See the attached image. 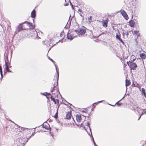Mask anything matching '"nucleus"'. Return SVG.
I'll return each instance as SVG.
<instances>
[{
    "label": "nucleus",
    "instance_id": "54",
    "mask_svg": "<svg viewBox=\"0 0 146 146\" xmlns=\"http://www.w3.org/2000/svg\"><path fill=\"white\" fill-rule=\"evenodd\" d=\"M73 17H74V16H73V17L71 18V20L69 23L70 24H70L71 23V20H72V18H73Z\"/></svg>",
    "mask_w": 146,
    "mask_h": 146
},
{
    "label": "nucleus",
    "instance_id": "8",
    "mask_svg": "<svg viewBox=\"0 0 146 146\" xmlns=\"http://www.w3.org/2000/svg\"><path fill=\"white\" fill-rule=\"evenodd\" d=\"M42 127L43 128H45V129L48 130H49L50 131H51V128L50 127L49 125L48 124H47V125L44 124V123H43L42 125Z\"/></svg>",
    "mask_w": 146,
    "mask_h": 146
},
{
    "label": "nucleus",
    "instance_id": "12",
    "mask_svg": "<svg viewBox=\"0 0 146 146\" xmlns=\"http://www.w3.org/2000/svg\"><path fill=\"white\" fill-rule=\"evenodd\" d=\"M24 24V23H21L17 27V31L18 32H20L21 31L23 30V29L22 25Z\"/></svg>",
    "mask_w": 146,
    "mask_h": 146
},
{
    "label": "nucleus",
    "instance_id": "31",
    "mask_svg": "<svg viewBox=\"0 0 146 146\" xmlns=\"http://www.w3.org/2000/svg\"><path fill=\"white\" fill-rule=\"evenodd\" d=\"M116 38H117L118 40H119V39L120 38V35H118L117 33L116 35Z\"/></svg>",
    "mask_w": 146,
    "mask_h": 146
},
{
    "label": "nucleus",
    "instance_id": "46",
    "mask_svg": "<svg viewBox=\"0 0 146 146\" xmlns=\"http://www.w3.org/2000/svg\"><path fill=\"white\" fill-rule=\"evenodd\" d=\"M72 119H73V120H74V122L75 123V124L76 125H77V126H79V125H78L77 124H76V122L75 121H74V119L73 118H72Z\"/></svg>",
    "mask_w": 146,
    "mask_h": 146
},
{
    "label": "nucleus",
    "instance_id": "49",
    "mask_svg": "<svg viewBox=\"0 0 146 146\" xmlns=\"http://www.w3.org/2000/svg\"><path fill=\"white\" fill-rule=\"evenodd\" d=\"M113 29V30L116 31V29H117L118 31V29H116L114 27H112Z\"/></svg>",
    "mask_w": 146,
    "mask_h": 146
},
{
    "label": "nucleus",
    "instance_id": "58",
    "mask_svg": "<svg viewBox=\"0 0 146 146\" xmlns=\"http://www.w3.org/2000/svg\"><path fill=\"white\" fill-rule=\"evenodd\" d=\"M82 112H85V113H87V112H87V111H84V110H83V111H82Z\"/></svg>",
    "mask_w": 146,
    "mask_h": 146
},
{
    "label": "nucleus",
    "instance_id": "28",
    "mask_svg": "<svg viewBox=\"0 0 146 146\" xmlns=\"http://www.w3.org/2000/svg\"><path fill=\"white\" fill-rule=\"evenodd\" d=\"M144 110H143V111H142V112H141V114H139V115H140V117H139V118L138 119V120H139L140 119V118H141V116L143 114H144Z\"/></svg>",
    "mask_w": 146,
    "mask_h": 146
},
{
    "label": "nucleus",
    "instance_id": "3",
    "mask_svg": "<svg viewBox=\"0 0 146 146\" xmlns=\"http://www.w3.org/2000/svg\"><path fill=\"white\" fill-rule=\"evenodd\" d=\"M127 63L129 66L130 69L131 70H135L137 67V65L134 62H129L128 61L127 62Z\"/></svg>",
    "mask_w": 146,
    "mask_h": 146
},
{
    "label": "nucleus",
    "instance_id": "6",
    "mask_svg": "<svg viewBox=\"0 0 146 146\" xmlns=\"http://www.w3.org/2000/svg\"><path fill=\"white\" fill-rule=\"evenodd\" d=\"M23 23L27 24V25L31 29H34L35 28V25H33L32 23L27 21H25Z\"/></svg>",
    "mask_w": 146,
    "mask_h": 146
},
{
    "label": "nucleus",
    "instance_id": "21",
    "mask_svg": "<svg viewBox=\"0 0 146 146\" xmlns=\"http://www.w3.org/2000/svg\"><path fill=\"white\" fill-rule=\"evenodd\" d=\"M40 94L45 96H46L47 95H51V94L50 93L47 92H45L44 93H40Z\"/></svg>",
    "mask_w": 146,
    "mask_h": 146
},
{
    "label": "nucleus",
    "instance_id": "53",
    "mask_svg": "<svg viewBox=\"0 0 146 146\" xmlns=\"http://www.w3.org/2000/svg\"><path fill=\"white\" fill-rule=\"evenodd\" d=\"M49 95H47L46 96V98L48 99H49V98H50V97H48V96H49Z\"/></svg>",
    "mask_w": 146,
    "mask_h": 146
},
{
    "label": "nucleus",
    "instance_id": "40",
    "mask_svg": "<svg viewBox=\"0 0 146 146\" xmlns=\"http://www.w3.org/2000/svg\"><path fill=\"white\" fill-rule=\"evenodd\" d=\"M93 106V107H93V108H92V109H91V111L90 112V113H91V111H93L94 110V108H95V106H94H94Z\"/></svg>",
    "mask_w": 146,
    "mask_h": 146
},
{
    "label": "nucleus",
    "instance_id": "57",
    "mask_svg": "<svg viewBox=\"0 0 146 146\" xmlns=\"http://www.w3.org/2000/svg\"><path fill=\"white\" fill-rule=\"evenodd\" d=\"M54 103V104H57V102H56V100H54V101H53Z\"/></svg>",
    "mask_w": 146,
    "mask_h": 146
},
{
    "label": "nucleus",
    "instance_id": "20",
    "mask_svg": "<svg viewBox=\"0 0 146 146\" xmlns=\"http://www.w3.org/2000/svg\"><path fill=\"white\" fill-rule=\"evenodd\" d=\"M141 94L145 98H146V93L145 92V90L143 88H141Z\"/></svg>",
    "mask_w": 146,
    "mask_h": 146
},
{
    "label": "nucleus",
    "instance_id": "10",
    "mask_svg": "<svg viewBox=\"0 0 146 146\" xmlns=\"http://www.w3.org/2000/svg\"><path fill=\"white\" fill-rule=\"evenodd\" d=\"M129 26L131 27H133L135 24V23L133 20L132 19L131 20L129 21Z\"/></svg>",
    "mask_w": 146,
    "mask_h": 146
},
{
    "label": "nucleus",
    "instance_id": "25",
    "mask_svg": "<svg viewBox=\"0 0 146 146\" xmlns=\"http://www.w3.org/2000/svg\"><path fill=\"white\" fill-rule=\"evenodd\" d=\"M86 124H87L86 125L89 127V130L90 131V132H92L91 130V129L90 128V124L89 123V122H88V121L87 122V123H86Z\"/></svg>",
    "mask_w": 146,
    "mask_h": 146
},
{
    "label": "nucleus",
    "instance_id": "47",
    "mask_svg": "<svg viewBox=\"0 0 146 146\" xmlns=\"http://www.w3.org/2000/svg\"><path fill=\"white\" fill-rule=\"evenodd\" d=\"M1 74V80L3 78V74Z\"/></svg>",
    "mask_w": 146,
    "mask_h": 146
},
{
    "label": "nucleus",
    "instance_id": "61",
    "mask_svg": "<svg viewBox=\"0 0 146 146\" xmlns=\"http://www.w3.org/2000/svg\"><path fill=\"white\" fill-rule=\"evenodd\" d=\"M80 15L81 17H83V18H82V19H83H83H84V17H83V16L82 14H80Z\"/></svg>",
    "mask_w": 146,
    "mask_h": 146
},
{
    "label": "nucleus",
    "instance_id": "42",
    "mask_svg": "<svg viewBox=\"0 0 146 146\" xmlns=\"http://www.w3.org/2000/svg\"><path fill=\"white\" fill-rule=\"evenodd\" d=\"M131 86H132V87H137V86H136V85L134 83H133L132 84Z\"/></svg>",
    "mask_w": 146,
    "mask_h": 146
},
{
    "label": "nucleus",
    "instance_id": "14",
    "mask_svg": "<svg viewBox=\"0 0 146 146\" xmlns=\"http://www.w3.org/2000/svg\"><path fill=\"white\" fill-rule=\"evenodd\" d=\"M136 108L137 109V112H138V113L139 114H141V111H142V110H143L142 111H143V110H144V114L146 113V111H145V110L142 109H141V108L140 107H139L138 106H137L136 107Z\"/></svg>",
    "mask_w": 146,
    "mask_h": 146
},
{
    "label": "nucleus",
    "instance_id": "23",
    "mask_svg": "<svg viewBox=\"0 0 146 146\" xmlns=\"http://www.w3.org/2000/svg\"><path fill=\"white\" fill-rule=\"evenodd\" d=\"M90 133H91L90 134L88 132V133H88V134L90 137H91V138L92 139V141H93V142L94 141V138L92 136V132H91Z\"/></svg>",
    "mask_w": 146,
    "mask_h": 146
},
{
    "label": "nucleus",
    "instance_id": "34",
    "mask_svg": "<svg viewBox=\"0 0 146 146\" xmlns=\"http://www.w3.org/2000/svg\"><path fill=\"white\" fill-rule=\"evenodd\" d=\"M48 59H49L52 62H53L54 65V64H55V62L54 61L52 58H51L50 57H48Z\"/></svg>",
    "mask_w": 146,
    "mask_h": 146
},
{
    "label": "nucleus",
    "instance_id": "63",
    "mask_svg": "<svg viewBox=\"0 0 146 146\" xmlns=\"http://www.w3.org/2000/svg\"><path fill=\"white\" fill-rule=\"evenodd\" d=\"M2 70V66H0V70Z\"/></svg>",
    "mask_w": 146,
    "mask_h": 146
},
{
    "label": "nucleus",
    "instance_id": "1",
    "mask_svg": "<svg viewBox=\"0 0 146 146\" xmlns=\"http://www.w3.org/2000/svg\"><path fill=\"white\" fill-rule=\"evenodd\" d=\"M50 91L52 92V94L54 96H57L58 94H59L60 95L61 94L58 90V82H56V84L55 85V82H54L53 88H51Z\"/></svg>",
    "mask_w": 146,
    "mask_h": 146
},
{
    "label": "nucleus",
    "instance_id": "45",
    "mask_svg": "<svg viewBox=\"0 0 146 146\" xmlns=\"http://www.w3.org/2000/svg\"><path fill=\"white\" fill-rule=\"evenodd\" d=\"M135 42H136V44H135L136 45H138V41H137V38L135 39Z\"/></svg>",
    "mask_w": 146,
    "mask_h": 146
},
{
    "label": "nucleus",
    "instance_id": "30",
    "mask_svg": "<svg viewBox=\"0 0 146 146\" xmlns=\"http://www.w3.org/2000/svg\"><path fill=\"white\" fill-rule=\"evenodd\" d=\"M50 98L51 100L53 101H54V100H56V99H55L54 98V97H53V96H52V95H51V96L50 97Z\"/></svg>",
    "mask_w": 146,
    "mask_h": 146
},
{
    "label": "nucleus",
    "instance_id": "37",
    "mask_svg": "<svg viewBox=\"0 0 146 146\" xmlns=\"http://www.w3.org/2000/svg\"><path fill=\"white\" fill-rule=\"evenodd\" d=\"M92 16H90V17L89 18H88V20L89 21H92Z\"/></svg>",
    "mask_w": 146,
    "mask_h": 146
},
{
    "label": "nucleus",
    "instance_id": "43",
    "mask_svg": "<svg viewBox=\"0 0 146 146\" xmlns=\"http://www.w3.org/2000/svg\"><path fill=\"white\" fill-rule=\"evenodd\" d=\"M90 113H89L88 114V116H87V117H86V116H84V115H82V116H83V117H84L85 118H86V117H87L88 118H89V116H90Z\"/></svg>",
    "mask_w": 146,
    "mask_h": 146
},
{
    "label": "nucleus",
    "instance_id": "41",
    "mask_svg": "<svg viewBox=\"0 0 146 146\" xmlns=\"http://www.w3.org/2000/svg\"><path fill=\"white\" fill-rule=\"evenodd\" d=\"M63 39H64V38H62V39H60V40H59V41L58 42H57L56 43V44H58V42H62V40H63Z\"/></svg>",
    "mask_w": 146,
    "mask_h": 146
},
{
    "label": "nucleus",
    "instance_id": "19",
    "mask_svg": "<svg viewBox=\"0 0 146 146\" xmlns=\"http://www.w3.org/2000/svg\"><path fill=\"white\" fill-rule=\"evenodd\" d=\"M131 84V82L130 80H125V86L127 89V87L130 85Z\"/></svg>",
    "mask_w": 146,
    "mask_h": 146
},
{
    "label": "nucleus",
    "instance_id": "15",
    "mask_svg": "<svg viewBox=\"0 0 146 146\" xmlns=\"http://www.w3.org/2000/svg\"><path fill=\"white\" fill-rule=\"evenodd\" d=\"M108 21V19H107L106 20L102 21V25L104 27L106 28L107 27Z\"/></svg>",
    "mask_w": 146,
    "mask_h": 146
},
{
    "label": "nucleus",
    "instance_id": "33",
    "mask_svg": "<svg viewBox=\"0 0 146 146\" xmlns=\"http://www.w3.org/2000/svg\"><path fill=\"white\" fill-rule=\"evenodd\" d=\"M139 33V31H135L134 30L133 31V35H135V34H138Z\"/></svg>",
    "mask_w": 146,
    "mask_h": 146
},
{
    "label": "nucleus",
    "instance_id": "26",
    "mask_svg": "<svg viewBox=\"0 0 146 146\" xmlns=\"http://www.w3.org/2000/svg\"><path fill=\"white\" fill-rule=\"evenodd\" d=\"M118 102H117L115 103V105L116 104L118 106H120L123 104V103H118Z\"/></svg>",
    "mask_w": 146,
    "mask_h": 146
},
{
    "label": "nucleus",
    "instance_id": "52",
    "mask_svg": "<svg viewBox=\"0 0 146 146\" xmlns=\"http://www.w3.org/2000/svg\"><path fill=\"white\" fill-rule=\"evenodd\" d=\"M78 11H80V12H81L82 13H83L82 12V10L80 9H79L78 10Z\"/></svg>",
    "mask_w": 146,
    "mask_h": 146
},
{
    "label": "nucleus",
    "instance_id": "44",
    "mask_svg": "<svg viewBox=\"0 0 146 146\" xmlns=\"http://www.w3.org/2000/svg\"><path fill=\"white\" fill-rule=\"evenodd\" d=\"M98 103H97V102H95L92 105H91V106H94V104H96V105H97V104H98Z\"/></svg>",
    "mask_w": 146,
    "mask_h": 146
},
{
    "label": "nucleus",
    "instance_id": "27",
    "mask_svg": "<svg viewBox=\"0 0 146 146\" xmlns=\"http://www.w3.org/2000/svg\"><path fill=\"white\" fill-rule=\"evenodd\" d=\"M15 124L17 126V127H19V128H21V130H24V129L25 128H23V127H21L20 126H19V125H18L17 124L15 123Z\"/></svg>",
    "mask_w": 146,
    "mask_h": 146
},
{
    "label": "nucleus",
    "instance_id": "48",
    "mask_svg": "<svg viewBox=\"0 0 146 146\" xmlns=\"http://www.w3.org/2000/svg\"><path fill=\"white\" fill-rule=\"evenodd\" d=\"M66 102L67 103H68L69 104H70V106H72L73 107H74V106H72V104H70V103H68L67 101H66Z\"/></svg>",
    "mask_w": 146,
    "mask_h": 146
},
{
    "label": "nucleus",
    "instance_id": "32",
    "mask_svg": "<svg viewBox=\"0 0 146 146\" xmlns=\"http://www.w3.org/2000/svg\"><path fill=\"white\" fill-rule=\"evenodd\" d=\"M69 2H70V5L71 6V7L72 9L74 10H74V8L73 7V5L72 3L70 2V0H69Z\"/></svg>",
    "mask_w": 146,
    "mask_h": 146
},
{
    "label": "nucleus",
    "instance_id": "50",
    "mask_svg": "<svg viewBox=\"0 0 146 146\" xmlns=\"http://www.w3.org/2000/svg\"><path fill=\"white\" fill-rule=\"evenodd\" d=\"M68 5L69 3H66L64 4V5L65 6H68Z\"/></svg>",
    "mask_w": 146,
    "mask_h": 146
},
{
    "label": "nucleus",
    "instance_id": "24",
    "mask_svg": "<svg viewBox=\"0 0 146 146\" xmlns=\"http://www.w3.org/2000/svg\"><path fill=\"white\" fill-rule=\"evenodd\" d=\"M125 31L126 32H123V33H122V35H126V37H128V36L129 35V33L128 31Z\"/></svg>",
    "mask_w": 146,
    "mask_h": 146
},
{
    "label": "nucleus",
    "instance_id": "22",
    "mask_svg": "<svg viewBox=\"0 0 146 146\" xmlns=\"http://www.w3.org/2000/svg\"><path fill=\"white\" fill-rule=\"evenodd\" d=\"M80 127H83V128L87 132V133H88V131L86 129V128L85 127L84 125L82 123L80 125Z\"/></svg>",
    "mask_w": 146,
    "mask_h": 146
},
{
    "label": "nucleus",
    "instance_id": "39",
    "mask_svg": "<svg viewBox=\"0 0 146 146\" xmlns=\"http://www.w3.org/2000/svg\"><path fill=\"white\" fill-rule=\"evenodd\" d=\"M111 44H110L109 45L110 46L109 49L110 50H112L113 49V48L112 46H111Z\"/></svg>",
    "mask_w": 146,
    "mask_h": 146
},
{
    "label": "nucleus",
    "instance_id": "16",
    "mask_svg": "<svg viewBox=\"0 0 146 146\" xmlns=\"http://www.w3.org/2000/svg\"><path fill=\"white\" fill-rule=\"evenodd\" d=\"M76 117L77 122H80L82 120V117L81 115L77 114L76 115Z\"/></svg>",
    "mask_w": 146,
    "mask_h": 146
},
{
    "label": "nucleus",
    "instance_id": "9",
    "mask_svg": "<svg viewBox=\"0 0 146 146\" xmlns=\"http://www.w3.org/2000/svg\"><path fill=\"white\" fill-rule=\"evenodd\" d=\"M31 136L29 138H27V140H25V141H24V142L22 143V141H23L24 139H21V143L20 144V146L21 145V146H24L25 144L28 142V140L31 138Z\"/></svg>",
    "mask_w": 146,
    "mask_h": 146
},
{
    "label": "nucleus",
    "instance_id": "35",
    "mask_svg": "<svg viewBox=\"0 0 146 146\" xmlns=\"http://www.w3.org/2000/svg\"><path fill=\"white\" fill-rule=\"evenodd\" d=\"M119 40L120 41V42H121V43L123 45H124V44H125V43L124 42H123V40L121 39V38H120L119 39V40Z\"/></svg>",
    "mask_w": 146,
    "mask_h": 146
},
{
    "label": "nucleus",
    "instance_id": "18",
    "mask_svg": "<svg viewBox=\"0 0 146 146\" xmlns=\"http://www.w3.org/2000/svg\"><path fill=\"white\" fill-rule=\"evenodd\" d=\"M139 56L142 59H144L146 58V54L144 53H141L139 54Z\"/></svg>",
    "mask_w": 146,
    "mask_h": 146
},
{
    "label": "nucleus",
    "instance_id": "60",
    "mask_svg": "<svg viewBox=\"0 0 146 146\" xmlns=\"http://www.w3.org/2000/svg\"><path fill=\"white\" fill-rule=\"evenodd\" d=\"M0 74H3V71L2 70H0Z\"/></svg>",
    "mask_w": 146,
    "mask_h": 146
},
{
    "label": "nucleus",
    "instance_id": "55",
    "mask_svg": "<svg viewBox=\"0 0 146 146\" xmlns=\"http://www.w3.org/2000/svg\"><path fill=\"white\" fill-rule=\"evenodd\" d=\"M56 101L57 103H59V101L58 99H56Z\"/></svg>",
    "mask_w": 146,
    "mask_h": 146
},
{
    "label": "nucleus",
    "instance_id": "56",
    "mask_svg": "<svg viewBox=\"0 0 146 146\" xmlns=\"http://www.w3.org/2000/svg\"><path fill=\"white\" fill-rule=\"evenodd\" d=\"M103 101H104L103 100H101V101H100L97 102V103H99L101 102H102Z\"/></svg>",
    "mask_w": 146,
    "mask_h": 146
},
{
    "label": "nucleus",
    "instance_id": "13",
    "mask_svg": "<svg viewBox=\"0 0 146 146\" xmlns=\"http://www.w3.org/2000/svg\"><path fill=\"white\" fill-rule=\"evenodd\" d=\"M36 16V11L35 9H34L31 12V17L33 19H34Z\"/></svg>",
    "mask_w": 146,
    "mask_h": 146
},
{
    "label": "nucleus",
    "instance_id": "36",
    "mask_svg": "<svg viewBox=\"0 0 146 146\" xmlns=\"http://www.w3.org/2000/svg\"><path fill=\"white\" fill-rule=\"evenodd\" d=\"M136 60V59L135 58V59H133V60H131V59L129 61H128V62H129H129H133L134 61H135Z\"/></svg>",
    "mask_w": 146,
    "mask_h": 146
},
{
    "label": "nucleus",
    "instance_id": "5",
    "mask_svg": "<svg viewBox=\"0 0 146 146\" xmlns=\"http://www.w3.org/2000/svg\"><path fill=\"white\" fill-rule=\"evenodd\" d=\"M121 14L122 15L124 19L127 20L129 19V17L128 15L127 14L125 11L123 10L122 9L120 11Z\"/></svg>",
    "mask_w": 146,
    "mask_h": 146
},
{
    "label": "nucleus",
    "instance_id": "59",
    "mask_svg": "<svg viewBox=\"0 0 146 146\" xmlns=\"http://www.w3.org/2000/svg\"><path fill=\"white\" fill-rule=\"evenodd\" d=\"M35 132H34V133H32V134H31V136H33V135H35Z\"/></svg>",
    "mask_w": 146,
    "mask_h": 146
},
{
    "label": "nucleus",
    "instance_id": "38",
    "mask_svg": "<svg viewBox=\"0 0 146 146\" xmlns=\"http://www.w3.org/2000/svg\"><path fill=\"white\" fill-rule=\"evenodd\" d=\"M59 103H57V106H58V108H57V111H58L59 108V107L60 106V104H59Z\"/></svg>",
    "mask_w": 146,
    "mask_h": 146
},
{
    "label": "nucleus",
    "instance_id": "29",
    "mask_svg": "<svg viewBox=\"0 0 146 146\" xmlns=\"http://www.w3.org/2000/svg\"><path fill=\"white\" fill-rule=\"evenodd\" d=\"M54 118L55 119H57L58 117V111H57V112L55 114L54 117Z\"/></svg>",
    "mask_w": 146,
    "mask_h": 146
},
{
    "label": "nucleus",
    "instance_id": "51",
    "mask_svg": "<svg viewBox=\"0 0 146 146\" xmlns=\"http://www.w3.org/2000/svg\"><path fill=\"white\" fill-rule=\"evenodd\" d=\"M60 96H61V99H62V100H64V101H65L66 102V100H65V99L64 98H63V97L61 96V95Z\"/></svg>",
    "mask_w": 146,
    "mask_h": 146
},
{
    "label": "nucleus",
    "instance_id": "2",
    "mask_svg": "<svg viewBox=\"0 0 146 146\" xmlns=\"http://www.w3.org/2000/svg\"><path fill=\"white\" fill-rule=\"evenodd\" d=\"M77 28H78V29H74V32H75L78 35H82L85 34L86 31V28L84 26H82L80 28H79V25L77 26Z\"/></svg>",
    "mask_w": 146,
    "mask_h": 146
},
{
    "label": "nucleus",
    "instance_id": "4",
    "mask_svg": "<svg viewBox=\"0 0 146 146\" xmlns=\"http://www.w3.org/2000/svg\"><path fill=\"white\" fill-rule=\"evenodd\" d=\"M5 70H6L7 72L12 73L13 72L11 70H10L9 69V66L10 65V62H9L8 60H7L8 62H7L5 59Z\"/></svg>",
    "mask_w": 146,
    "mask_h": 146
},
{
    "label": "nucleus",
    "instance_id": "11",
    "mask_svg": "<svg viewBox=\"0 0 146 146\" xmlns=\"http://www.w3.org/2000/svg\"><path fill=\"white\" fill-rule=\"evenodd\" d=\"M72 117L71 111H69L66 113V119H71V117Z\"/></svg>",
    "mask_w": 146,
    "mask_h": 146
},
{
    "label": "nucleus",
    "instance_id": "7",
    "mask_svg": "<svg viewBox=\"0 0 146 146\" xmlns=\"http://www.w3.org/2000/svg\"><path fill=\"white\" fill-rule=\"evenodd\" d=\"M54 66L56 68V78L57 79V82H58V78H59V69L57 68L56 65V64H54Z\"/></svg>",
    "mask_w": 146,
    "mask_h": 146
},
{
    "label": "nucleus",
    "instance_id": "64",
    "mask_svg": "<svg viewBox=\"0 0 146 146\" xmlns=\"http://www.w3.org/2000/svg\"><path fill=\"white\" fill-rule=\"evenodd\" d=\"M125 95H126V94H125L124 96L122 98V99H123L124 98H125Z\"/></svg>",
    "mask_w": 146,
    "mask_h": 146
},
{
    "label": "nucleus",
    "instance_id": "17",
    "mask_svg": "<svg viewBox=\"0 0 146 146\" xmlns=\"http://www.w3.org/2000/svg\"><path fill=\"white\" fill-rule=\"evenodd\" d=\"M76 36H73L71 34H70V35H68V34H67L66 38L68 39L72 40Z\"/></svg>",
    "mask_w": 146,
    "mask_h": 146
},
{
    "label": "nucleus",
    "instance_id": "62",
    "mask_svg": "<svg viewBox=\"0 0 146 146\" xmlns=\"http://www.w3.org/2000/svg\"><path fill=\"white\" fill-rule=\"evenodd\" d=\"M108 104L110 106H114L115 105H112L111 104H109V103H108Z\"/></svg>",
    "mask_w": 146,
    "mask_h": 146
}]
</instances>
